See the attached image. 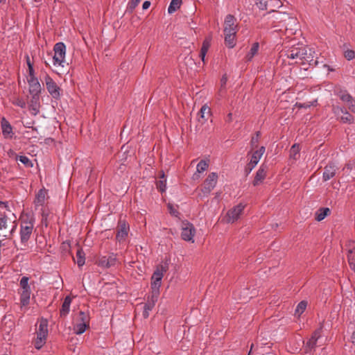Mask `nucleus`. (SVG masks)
<instances>
[{"label": "nucleus", "mask_w": 355, "mask_h": 355, "mask_svg": "<svg viewBox=\"0 0 355 355\" xmlns=\"http://www.w3.org/2000/svg\"><path fill=\"white\" fill-rule=\"evenodd\" d=\"M264 20H268V25L275 28L274 32H282L283 29L286 31H290L293 33L297 26V20L295 17H291L289 14L284 12H274L263 16Z\"/></svg>", "instance_id": "nucleus-1"}, {"label": "nucleus", "mask_w": 355, "mask_h": 355, "mask_svg": "<svg viewBox=\"0 0 355 355\" xmlns=\"http://www.w3.org/2000/svg\"><path fill=\"white\" fill-rule=\"evenodd\" d=\"M35 225V218L30 214H26L21 218L20 240L21 243H26L31 239Z\"/></svg>", "instance_id": "nucleus-2"}, {"label": "nucleus", "mask_w": 355, "mask_h": 355, "mask_svg": "<svg viewBox=\"0 0 355 355\" xmlns=\"http://www.w3.org/2000/svg\"><path fill=\"white\" fill-rule=\"evenodd\" d=\"M36 338L34 343L35 349H40L46 343L48 336V321L42 318L39 322V326L36 329Z\"/></svg>", "instance_id": "nucleus-3"}, {"label": "nucleus", "mask_w": 355, "mask_h": 355, "mask_svg": "<svg viewBox=\"0 0 355 355\" xmlns=\"http://www.w3.org/2000/svg\"><path fill=\"white\" fill-rule=\"evenodd\" d=\"M334 92L347 105L349 111L355 113V98L347 89L340 87H335Z\"/></svg>", "instance_id": "nucleus-4"}, {"label": "nucleus", "mask_w": 355, "mask_h": 355, "mask_svg": "<svg viewBox=\"0 0 355 355\" xmlns=\"http://www.w3.org/2000/svg\"><path fill=\"white\" fill-rule=\"evenodd\" d=\"M53 64L55 67H63L65 62L66 46L63 42H58L53 48Z\"/></svg>", "instance_id": "nucleus-5"}, {"label": "nucleus", "mask_w": 355, "mask_h": 355, "mask_svg": "<svg viewBox=\"0 0 355 355\" xmlns=\"http://www.w3.org/2000/svg\"><path fill=\"white\" fill-rule=\"evenodd\" d=\"M306 49L303 45L292 46L285 51V56L287 58L295 60V62L298 60L302 61L306 55Z\"/></svg>", "instance_id": "nucleus-6"}, {"label": "nucleus", "mask_w": 355, "mask_h": 355, "mask_svg": "<svg viewBox=\"0 0 355 355\" xmlns=\"http://www.w3.org/2000/svg\"><path fill=\"white\" fill-rule=\"evenodd\" d=\"M44 83L50 95L55 99H59L62 95V89L53 78L47 73L44 76Z\"/></svg>", "instance_id": "nucleus-7"}, {"label": "nucleus", "mask_w": 355, "mask_h": 355, "mask_svg": "<svg viewBox=\"0 0 355 355\" xmlns=\"http://www.w3.org/2000/svg\"><path fill=\"white\" fill-rule=\"evenodd\" d=\"M236 18L232 15H227L224 21V35H236L238 26L236 24Z\"/></svg>", "instance_id": "nucleus-8"}, {"label": "nucleus", "mask_w": 355, "mask_h": 355, "mask_svg": "<svg viewBox=\"0 0 355 355\" xmlns=\"http://www.w3.org/2000/svg\"><path fill=\"white\" fill-rule=\"evenodd\" d=\"M181 230V237L184 241L194 242L193 237L196 234V229L192 223L183 221Z\"/></svg>", "instance_id": "nucleus-9"}, {"label": "nucleus", "mask_w": 355, "mask_h": 355, "mask_svg": "<svg viewBox=\"0 0 355 355\" xmlns=\"http://www.w3.org/2000/svg\"><path fill=\"white\" fill-rule=\"evenodd\" d=\"M218 178V174L215 172H211L208 175L201 189L204 195H209L210 192L215 188L217 184Z\"/></svg>", "instance_id": "nucleus-10"}, {"label": "nucleus", "mask_w": 355, "mask_h": 355, "mask_svg": "<svg viewBox=\"0 0 355 355\" xmlns=\"http://www.w3.org/2000/svg\"><path fill=\"white\" fill-rule=\"evenodd\" d=\"M167 270V266L159 265L157 267L151 277V288H159L161 286L162 279L164 277V272Z\"/></svg>", "instance_id": "nucleus-11"}, {"label": "nucleus", "mask_w": 355, "mask_h": 355, "mask_svg": "<svg viewBox=\"0 0 355 355\" xmlns=\"http://www.w3.org/2000/svg\"><path fill=\"white\" fill-rule=\"evenodd\" d=\"M244 208L245 205L240 203L229 210L225 217L226 222L228 223H233L237 220Z\"/></svg>", "instance_id": "nucleus-12"}, {"label": "nucleus", "mask_w": 355, "mask_h": 355, "mask_svg": "<svg viewBox=\"0 0 355 355\" xmlns=\"http://www.w3.org/2000/svg\"><path fill=\"white\" fill-rule=\"evenodd\" d=\"M322 327L316 329L312 334L311 337L306 342L305 345V352L311 353L317 347L319 338L321 337Z\"/></svg>", "instance_id": "nucleus-13"}, {"label": "nucleus", "mask_w": 355, "mask_h": 355, "mask_svg": "<svg viewBox=\"0 0 355 355\" xmlns=\"http://www.w3.org/2000/svg\"><path fill=\"white\" fill-rule=\"evenodd\" d=\"M346 248L349 267L355 272V242L349 241L346 244Z\"/></svg>", "instance_id": "nucleus-14"}, {"label": "nucleus", "mask_w": 355, "mask_h": 355, "mask_svg": "<svg viewBox=\"0 0 355 355\" xmlns=\"http://www.w3.org/2000/svg\"><path fill=\"white\" fill-rule=\"evenodd\" d=\"M1 128L2 135L5 139H11L13 138L15 133L12 127L5 117H3L1 120Z\"/></svg>", "instance_id": "nucleus-15"}, {"label": "nucleus", "mask_w": 355, "mask_h": 355, "mask_svg": "<svg viewBox=\"0 0 355 355\" xmlns=\"http://www.w3.org/2000/svg\"><path fill=\"white\" fill-rule=\"evenodd\" d=\"M268 167L266 165L261 164L256 173L254 179L252 182L254 186H258L263 182L267 175Z\"/></svg>", "instance_id": "nucleus-16"}, {"label": "nucleus", "mask_w": 355, "mask_h": 355, "mask_svg": "<svg viewBox=\"0 0 355 355\" xmlns=\"http://www.w3.org/2000/svg\"><path fill=\"white\" fill-rule=\"evenodd\" d=\"M28 84V91L31 96H40L42 86L37 79H27Z\"/></svg>", "instance_id": "nucleus-17"}, {"label": "nucleus", "mask_w": 355, "mask_h": 355, "mask_svg": "<svg viewBox=\"0 0 355 355\" xmlns=\"http://www.w3.org/2000/svg\"><path fill=\"white\" fill-rule=\"evenodd\" d=\"M337 170L338 168L334 163H329L328 165H327L324 168L322 175L323 181L326 182L334 178L336 173Z\"/></svg>", "instance_id": "nucleus-18"}, {"label": "nucleus", "mask_w": 355, "mask_h": 355, "mask_svg": "<svg viewBox=\"0 0 355 355\" xmlns=\"http://www.w3.org/2000/svg\"><path fill=\"white\" fill-rule=\"evenodd\" d=\"M40 96H31L28 103V109L32 115L36 116L40 112Z\"/></svg>", "instance_id": "nucleus-19"}, {"label": "nucleus", "mask_w": 355, "mask_h": 355, "mask_svg": "<svg viewBox=\"0 0 355 355\" xmlns=\"http://www.w3.org/2000/svg\"><path fill=\"white\" fill-rule=\"evenodd\" d=\"M116 258L114 255H110L108 257L104 256L101 257L98 261V265L103 268H110L115 265Z\"/></svg>", "instance_id": "nucleus-20"}, {"label": "nucleus", "mask_w": 355, "mask_h": 355, "mask_svg": "<svg viewBox=\"0 0 355 355\" xmlns=\"http://www.w3.org/2000/svg\"><path fill=\"white\" fill-rule=\"evenodd\" d=\"M119 224L120 227L117 231L116 238L118 241L121 242L128 236L129 226L124 221H120Z\"/></svg>", "instance_id": "nucleus-21"}, {"label": "nucleus", "mask_w": 355, "mask_h": 355, "mask_svg": "<svg viewBox=\"0 0 355 355\" xmlns=\"http://www.w3.org/2000/svg\"><path fill=\"white\" fill-rule=\"evenodd\" d=\"M47 190L44 188L40 189L35 196L34 204L35 207L43 206L46 199Z\"/></svg>", "instance_id": "nucleus-22"}, {"label": "nucleus", "mask_w": 355, "mask_h": 355, "mask_svg": "<svg viewBox=\"0 0 355 355\" xmlns=\"http://www.w3.org/2000/svg\"><path fill=\"white\" fill-rule=\"evenodd\" d=\"M71 301L72 299L69 295L65 297L64 302L62 304V307L60 310V317L64 318L69 314Z\"/></svg>", "instance_id": "nucleus-23"}, {"label": "nucleus", "mask_w": 355, "mask_h": 355, "mask_svg": "<svg viewBox=\"0 0 355 355\" xmlns=\"http://www.w3.org/2000/svg\"><path fill=\"white\" fill-rule=\"evenodd\" d=\"M309 53L307 52V49H306V55L304 58L302 60V62H308L310 66L316 67L318 64V61L317 59H314L315 51L312 49H309Z\"/></svg>", "instance_id": "nucleus-24"}, {"label": "nucleus", "mask_w": 355, "mask_h": 355, "mask_svg": "<svg viewBox=\"0 0 355 355\" xmlns=\"http://www.w3.org/2000/svg\"><path fill=\"white\" fill-rule=\"evenodd\" d=\"M266 148L264 146H261L259 150H255L252 155L250 162L254 164V166H257Z\"/></svg>", "instance_id": "nucleus-25"}, {"label": "nucleus", "mask_w": 355, "mask_h": 355, "mask_svg": "<svg viewBox=\"0 0 355 355\" xmlns=\"http://www.w3.org/2000/svg\"><path fill=\"white\" fill-rule=\"evenodd\" d=\"M76 259H74L75 262L78 264V267H82L85 263V254L83 250V248L78 247L76 254Z\"/></svg>", "instance_id": "nucleus-26"}, {"label": "nucleus", "mask_w": 355, "mask_h": 355, "mask_svg": "<svg viewBox=\"0 0 355 355\" xmlns=\"http://www.w3.org/2000/svg\"><path fill=\"white\" fill-rule=\"evenodd\" d=\"M211 114V110L210 108L207 106L206 105H203L200 112H198V121L201 123H205V121L207 120L205 118L206 116H208Z\"/></svg>", "instance_id": "nucleus-27"}, {"label": "nucleus", "mask_w": 355, "mask_h": 355, "mask_svg": "<svg viewBox=\"0 0 355 355\" xmlns=\"http://www.w3.org/2000/svg\"><path fill=\"white\" fill-rule=\"evenodd\" d=\"M259 49V44L254 42L252 44L249 52L245 56L246 62H251L255 55L257 54Z\"/></svg>", "instance_id": "nucleus-28"}, {"label": "nucleus", "mask_w": 355, "mask_h": 355, "mask_svg": "<svg viewBox=\"0 0 355 355\" xmlns=\"http://www.w3.org/2000/svg\"><path fill=\"white\" fill-rule=\"evenodd\" d=\"M31 288L23 289L20 295V303L21 306H27L30 302Z\"/></svg>", "instance_id": "nucleus-29"}, {"label": "nucleus", "mask_w": 355, "mask_h": 355, "mask_svg": "<svg viewBox=\"0 0 355 355\" xmlns=\"http://www.w3.org/2000/svg\"><path fill=\"white\" fill-rule=\"evenodd\" d=\"M300 148L298 144H294L289 151V156L291 159L297 160L300 158Z\"/></svg>", "instance_id": "nucleus-30"}, {"label": "nucleus", "mask_w": 355, "mask_h": 355, "mask_svg": "<svg viewBox=\"0 0 355 355\" xmlns=\"http://www.w3.org/2000/svg\"><path fill=\"white\" fill-rule=\"evenodd\" d=\"M282 6V0H268V9L270 10V12L269 13L276 12L275 9L279 8Z\"/></svg>", "instance_id": "nucleus-31"}, {"label": "nucleus", "mask_w": 355, "mask_h": 355, "mask_svg": "<svg viewBox=\"0 0 355 355\" xmlns=\"http://www.w3.org/2000/svg\"><path fill=\"white\" fill-rule=\"evenodd\" d=\"M330 212V209L327 207L320 208L315 214V220L318 221L322 220Z\"/></svg>", "instance_id": "nucleus-32"}, {"label": "nucleus", "mask_w": 355, "mask_h": 355, "mask_svg": "<svg viewBox=\"0 0 355 355\" xmlns=\"http://www.w3.org/2000/svg\"><path fill=\"white\" fill-rule=\"evenodd\" d=\"M89 327V324L78 322L73 327L74 333L77 335H80V334H83Z\"/></svg>", "instance_id": "nucleus-33"}, {"label": "nucleus", "mask_w": 355, "mask_h": 355, "mask_svg": "<svg viewBox=\"0 0 355 355\" xmlns=\"http://www.w3.org/2000/svg\"><path fill=\"white\" fill-rule=\"evenodd\" d=\"M159 295V289L156 288H151L150 295L148 296L147 300L153 302L154 304L157 302Z\"/></svg>", "instance_id": "nucleus-34"}, {"label": "nucleus", "mask_w": 355, "mask_h": 355, "mask_svg": "<svg viewBox=\"0 0 355 355\" xmlns=\"http://www.w3.org/2000/svg\"><path fill=\"white\" fill-rule=\"evenodd\" d=\"M210 46V42L207 40H205L202 45L200 52V57L202 62H205V58L206 56V54L209 50V48Z\"/></svg>", "instance_id": "nucleus-35"}, {"label": "nucleus", "mask_w": 355, "mask_h": 355, "mask_svg": "<svg viewBox=\"0 0 355 355\" xmlns=\"http://www.w3.org/2000/svg\"><path fill=\"white\" fill-rule=\"evenodd\" d=\"M347 108L340 106V105H332V112L334 114L337 118L342 114L343 115L345 114L346 112H349Z\"/></svg>", "instance_id": "nucleus-36"}, {"label": "nucleus", "mask_w": 355, "mask_h": 355, "mask_svg": "<svg viewBox=\"0 0 355 355\" xmlns=\"http://www.w3.org/2000/svg\"><path fill=\"white\" fill-rule=\"evenodd\" d=\"M182 0H172L168 8V12L172 14L180 8Z\"/></svg>", "instance_id": "nucleus-37"}, {"label": "nucleus", "mask_w": 355, "mask_h": 355, "mask_svg": "<svg viewBox=\"0 0 355 355\" xmlns=\"http://www.w3.org/2000/svg\"><path fill=\"white\" fill-rule=\"evenodd\" d=\"M225 45L230 48L232 49L236 45V35H225Z\"/></svg>", "instance_id": "nucleus-38"}, {"label": "nucleus", "mask_w": 355, "mask_h": 355, "mask_svg": "<svg viewBox=\"0 0 355 355\" xmlns=\"http://www.w3.org/2000/svg\"><path fill=\"white\" fill-rule=\"evenodd\" d=\"M157 188L162 192H164L166 189V178L165 175L162 173L160 180L157 182Z\"/></svg>", "instance_id": "nucleus-39"}, {"label": "nucleus", "mask_w": 355, "mask_h": 355, "mask_svg": "<svg viewBox=\"0 0 355 355\" xmlns=\"http://www.w3.org/2000/svg\"><path fill=\"white\" fill-rule=\"evenodd\" d=\"M338 119L343 123L352 124L354 121V117L352 114L349 112H346L345 114L340 116Z\"/></svg>", "instance_id": "nucleus-40"}, {"label": "nucleus", "mask_w": 355, "mask_h": 355, "mask_svg": "<svg viewBox=\"0 0 355 355\" xmlns=\"http://www.w3.org/2000/svg\"><path fill=\"white\" fill-rule=\"evenodd\" d=\"M155 304L148 300L146 301L144 306L143 317L147 318L149 316L150 311L154 308Z\"/></svg>", "instance_id": "nucleus-41"}, {"label": "nucleus", "mask_w": 355, "mask_h": 355, "mask_svg": "<svg viewBox=\"0 0 355 355\" xmlns=\"http://www.w3.org/2000/svg\"><path fill=\"white\" fill-rule=\"evenodd\" d=\"M17 160H19L26 167L32 168L33 166L32 161L26 155H20L17 157Z\"/></svg>", "instance_id": "nucleus-42"}, {"label": "nucleus", "mask_w": 355, "mask_h": 355, "mask_svg": "<svg viewBox=\"0 0 355 355\" xmlns=\"http://www.w3.org/2000/svg\"><path fill=\"white\" fill-rule=\"evenodd\" d=\"M78 320H79L78 322L89 324L90 317H89V313L82 311H80L79 316H78Z\"/></svg>", "instance_id": "nucleus-43"}, {"label": "nucleus", "mask_w": 355, "mask_h": 355, "mask_svg": "<svg viewBox=\"0 0 355 355\" xmlns=\"http://www.w3.org/2000/svg\"><path fill=\"white\" fill-rule=\"evenodd\" d=\"M209 167V164L205 160H200L196 166V171L198 173L205 171Z\"/></svg>", "instance_id": "nucleus-44"}, {"label": "nucleus", "mask_w": 355, "mask_h": 355, "mask_svg": "<svg viewBox=\"0 0 355 355\" xmlns=\"http://www.w3.org/2000/svg\"><path fill=\"white\" fill-rule=\"evenodd\" d=\"M307 302L306 301H301L295 309V315L300 316L306 309Z\"/></svg>", "instance_id": "nucleus-45"}, {"label": "nucleus", "mask_w": 355, "mask_h": 355, "mask_svg": "<svg viewBox=\"0 0 355 355\" xmlns=\"http://www.w3.org/2000/svg\"><path fill=\"white\" fill-rule=\"evenodd\" d=\"M141 0H131L128 2L126 11L132 12L135 8L138 6Z\"/></svg>", "instance_id": "nucleus-46"}, {"label": "nucleus", "mask_w": 355, "mask_h": 355, "mask_svg": "<svg viewBox=\"0 0 355 355\" xmlns=\"http://www.w3.org/2000/svg\"><path fill=\"white\" fill-rule=\"evenodd\" d=\"M255 4L261 10H267L268 6V0H254Z\"/></svg>", "instance_id": "nucleus-47"}, {"label": "nucleus", "mask_w": 355, "mask_h": 355, "mask_svg": "<svg viewBox=\"0 0 355 355\" xmlns=\"http://www.w3.org/2000/svg\"><path fill=\"white\" fill-rule=\"evenodd\" d=\"M8 217L5 214H0V230L7 228Z\"/></svg>", "instance_id": "nucleus-48"}, {"label": "nucleus", "mask_w": 355, "mask_h": 355, "mask_svg": "<svg viewBox=\"0 0 355 355\" xmlns=\"http://www.w3.org/2000/svg\"><path fill=\"white\" fill-rule=\"evenodd\" d=\"M344 55L347 60H352L355 58V51L352 49H347L345 51Z\"/></svg>", "instance_id": "nucleus-49"}, {"label": "nucleus", "mask_w": 355, "mask_h": 355, "mask_svg": "<svg viewBox=\"0 0 355 355\" xmlns=\"http://www.w3.org/2000/svg\"><path fill=\"white\" fill-rule=\"evenodd\" d=\"M28 277H23L21 280H20V286L21 288L23 289H27V288H31L30 286H28Z\"/></svg>", "instance_id": "nucleus-50"}, {"label": "nucleus", "mask_w": 355, "mask_h": 355, "mask_svg": "<svg viewBox=\"0 0 355 355\" xmlns=\"http://www.w3.org/2000/svg\"><path fill=\"white\" fill-rule=\"evenodd\" d=\"M48 216L49 213L46 212L45 210L42 209V223L46 227L48 226Z\"/></svg>", "instance_id": "nucleus-51"}, {"label": "nucleus", "mask_w": 355, "mask_h": 355, "mask_svg": "<svg viewBox=\"0 0 355 355\" xmlns=\"http://www.w3.org/2000/svg\"><path fill=\"white\" fill-rule=\"evenodd\" d=\"M13 104L18 107H20L21 108H24L26 105L25 101L23 100L22 98H19L15 100Z\"/></svg>", "instance_id": "nucleus-52"}, {"label": "nucleus", "mask_w": 355, "mask_h": 355, "mask_svg": "<svg viewBox=\"0 0 355 355\" xmlns=\"http://www.w3.org/2000/svg\"><path fill=\"white\" fill-rule=\"evenodd\" d=\"M37 79V78L35 76V70L33 68V64H29L28 67V77L27 79Z\"/></svg>", "instance_id": "nucleus-53"}, {"label": "nucleus", "mask_w": 355, "mask_h": 355, "mask_svg": "<svg viewBox=\"0 0 355 355\" xmlns=\"http://www.w3.org/2000/svg\"><path fill=\"white\" fill-rule=\"evenodd\" d=\"M256 166H254V164H252V163L249 162L247 166H245V172L246 173V175H249L250 173V172L252 171V169L255 167Z\"/></svg>", "instance_id": "nucleus-54"}, {"label": "nucleus", "mask_w": 355, "mask_h": 355, "mask_svg": "<svg viewBox=\"0 0 355 355\" xmlns=\"http://www.w3.org/2000/svg\"><path fill=\"white\" fill-rule=\"evenodd\" d=\"M168 208L169 212L171 215H173L174 216H178V215L179 214V212L175 209H174L171 205H168Z\"/></svg>", "instance_id": "nucleus-55"}, {"label": "nucleus", "mask_w": 355, "mask_h": 355, "mask_svg": "<svg viewBox=\"0 0 355 355\" xmlns=\"http://www.w3.org/2000/svg\"><path fill=\"white\" fill-rule=\"evenodd\" d=\"M250 143H251V145H252V148L257 147V143H258V138L253 137L252 138V139H251Z\"/></svg>", "instance_id": "nucleus-56"}, {"label": "nucleus", "mask_w": 355, "mask_h": 355, "mask_svg": "<svg viewBox=\"0 0 355 355\" xmlns=\"http://www.w3.org/2000/svg\"><path fill=\"white\" fill-rule=\"evenodd\" d=\"M150 4H151V3H150V1H145L143 3L142 8H143L144 10H146V9H148V8L150 7Z\"/></svg>", "instance_id": "nucleus-57"}, {"label": "nucleus", "mask_w": 355, "mask_h": 355, "mask_svg": "<svg viewBox=\"0 0 355 355\" xmlns=\"http://www.w3.org/2000/svg\"><path fill=\"white\" fill-rule=\"evenodd\" d=\"M311 105H313V103H312L311 104H307V103H304L302 105H300V107L306 108V107H309Z\"/></svg>", "instance_id": "nucleus-58"}, {"label": "nucleus", "mask_w": 355, "mask_h": 355, "mask_svg": "<svg viewBox=\"0 0 355 355\" xmlns=\"http://www.w3.org/2000/svg\"><path fill=\"white\" fill-rule=\"evenodd\" d=\"M220 83H221V85L222 86H224L226 85V83H227V78L225 77H223L220 80Z\"/></svg>", "instance_id": "nucleus-59"}, {"label": "nucleus", "mask_w": 355, "mask_h": 355, "mask_svg": "<svg viewBox=\"0 0 355 355\" xmlns=\"http://www.w3.org/2000/svg\"><path fill=\"white\" fill-rule=\"evenodd\" d=\"M227 121H229V122L232 121V113H229L227 114Z\"/></svg>", "instance_id": "nucleus-60"}, {"label": "nucleus", "mask_w": 355, "mask_h": 355, "mask_svg": "<svg viewBox=\"0 0 355 355\" xmlns=\"http://www.w3.org/2000/svg\"><path fill=\"white\" fill-rule=\"evenodd\" d=\"M14 225L10 230V233L12 234L14 231H15L16 228H17V224L15 223V222L14 221L13 222Z\"/></svg>", "instance_id": "nucleus-61"}, {"label": "nucleus", "mask_w": 355, "mask_h": 355, "mask_svg": "<svg viewBox=\"0 0 355 355\" xmlns=\"http://www.w3.org/2000/svg\"><path fill=\"white\" fill-rule=\"evenodd\" d=\"M26 62H27L28 67H29V64H33V63L31 62L28 56L26 57Z\"/></svg>", "instance_id": "nucleus-62"}, {"label": "nucleus", "mask_w": 355, "mask_h": 355, "mask_svg": "<svg viewBox=\"0 0 355 355\" xmlns=\"http://www.w3.org/2000/svg\"><path fill=\"white\" fill-rule=\"evenodd\" d=\"M254 347V345L252 343V344L251 345V346H250V352H249V353H248V355H250V354H252V349H253Z\"/></svg>", "instance_id": "nucleus-63"}, {"label": "nucleus", "mask_w": 355, "mask_h": 355, "mask_svg": "<svg viewBox=\"0 0 355 355\" xmlns=\"http://www.w3.org/2000/svg\"><path fill=\"white\" fill-rule=\"evenodd\" d=\"M256 135H256V137H257V138L259 139V137L260 132H257L256 133Z\"/></svg>", "instance_id": "nucleus-64"}]
</instances>
